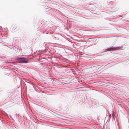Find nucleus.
<instances>
[{
	"mask_svg": "<svg viewBox=\"0 0 129 129\" xmlns=\"http://www.w3.org/2000/svg\"><path fill=\"white\" fill-rule=\"evenodd\" d=\"M16 60H17V62L21 63H27L28 60V58L23 57L19 58Z\"/></svg>",
	"mask_w": 129,
	"mask_h": 129,
	"instance_id": "obj_1",
	"label": "nucleus"
},
{
	"mask_svg": "<svg viewBox=\"0 0 129 129\" xmlns=\"http://www.w3.org/2000/svg\"><path fill=\"white\" fill-rule=\"evenodd\" d=\"M106 66V65H103L100 67H99V66H96L94 67H93V68L94 69H98V70L99 71H100L101 70H104L105 69H104V68Z\"/></svg>",
	"mask_w": 129,
	"mask_h": 129,
	"instance_id": "obj_2",
	"label": "nucleus"
},
{
	"mask_svg": "<svg viewBox=\"0 0 129 129\" xmlns=\"http://www.w3.org/2000/svg\"><path fill=\"white\" fill-rule=\"evenodd\" d=\"M113 50H114V48H113Z\"/></svg>",
	"mask_w": 129,
	"mask_h": 129,
	"instance_id": "obj_4",
	"label": "nucleus"
},
{
	"mask_svg": "<svg viewBox=\"0 0 129 129\" xmlns=\"http://www.w3.org/2000/svg\"><path fill=\"white\" fill-rule=\"evenodd\" d=\"M113 116H114V113H113Z\"/></svg>",
	"mask_w": 129,
	"mask_h": 129,
	"instance_id": "obj_3",
	"label": "nucleus"
}]
</instances>
